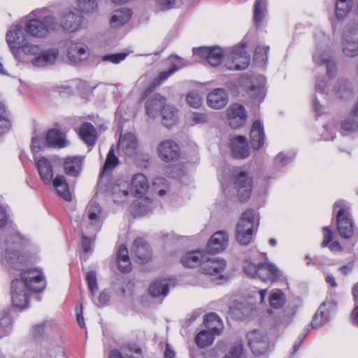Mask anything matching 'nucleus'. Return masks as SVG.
Returning <instances> with one entry per match:
<instances>
[{
    "label": "nucleus",
    "instance_id": "obj_11",
    "mask_svg": "<svg viewBox=\"0 0 358 358\" xmlns=\"http://www.w3.org/2000/svg\"><path fill=\"white\" fill-rule=\"evenodd\" d=\"M79 10L64 13L60 18V25L63 30L69 32L78 31L83 22V17Z\"/></svg>",
    "mask_w": 358,
    "mask_h": 358
},
{
    "label": "nucleus",
    "instance_id": "obj_1",
    "mask_svg": "<svg viewBox=\"0 0 358 358\" xmlns=\"http://www.w3.org/2000/svg\"><path fill=\"white\" fill-rule=\"evenodd\" d=\"M10 283L11 301L15 308L24 310L29 306L31 292H40L45 289V282L43 273L36 269H28L20 274Z\"/></svg>",
    "mask_w": 358,
    "mask_h": 358
},
{
    "label": "nucleus",
    "instance_id": "obj_17",
    "mask_svg": "<svg viewBox=\"0 0 358 358\" xmlns=\"http://www.w3.org/2000/svg\"><path fill=\"white\" fill-rule=\"evenodd\" d=\"M27 41L24 31L20 26H12L8 30L6 41L14 54Z\"/></svg>",
    "mask_w": 358,
    "mask_h": 358
},
{
    "label": "nucleus",
    "instance_id": "obj_18",
    "mask_svg": "<svg viewBox=\"0 0 358 358\" xmlns=\"http://www.w3.org/2000/svg\"><path fill=\"white\" fill-rule=\"evenodd\" d=\"M131 251L134 258L141 264H145L151 259L150 247L143 238H138L134 241Z\"/></svg>",
    "mask_w": 358,
    "mask_h": 358
},
{
    "label": "nucleus",
    "instance_id": "obj_61",
    "mask_svg": "<svg viewBox=\"0 0 358 358\" xmlns=\"http://www.w3.org/2000/svg\"><path fill=\"white\" fill-rule=\"evenodd\" d=\"M42 21L48 29V35L50 30H57L61 27L60 22H59L53 15H48L45 17Z\"/></svg>",
    "mask_w": 358,
    "mask_h": 358
},
{
    "label": "nucleus",
    "instance_id": "obj_37",
    "mask_svg": "<svg viewBox=\"0 0 358 358\" xmlns=\"http://www.w3.org/2000/svg\"><path fill=\"white\" fill-rule=\"evenodd\" d=\"M205 255L206 254L200 250L189 252L181 258L180 262L184 266L188 268H193L199 264L201 266Z\"/></svg>",
    "mask_w": 358,
    "mask_h": 358
},
{
    "label": "nucleus",
    "instance_id": "obj_21",
    "mask_svg": "<svg viewBox=\"0 0 358 358\" xmlns=\"http://www.w3.org/2000/svg\"><path fill=\"white\" fill-rule=\"evenodd\" d=\"M231 152L237 159H245L250 155V150L248 141L243 136H238L231 140Z\"/></svg>",
    "mask_w": 358,
    "mask_h": 358
},
{
    "label": "nucleus",
    "instance_id": "obj_26",
    "mask_svg": "<svg viewBox=\"0 0 358 358\" xmlns=\"http://www.w3.org/2000/svg\"><path fill=\"white\" fill-rule=\"evenodd\" d=\"M165 106V97L159 94L151 96L145 103L147 114L152 118L157 117Z\"/></svg>",
    "mask_w": 358,
    "mask_h": 358
},
{
    "label": "nucleus",
    "instance_id": "obj_50",
    "mask_svg": "<svg viewBox=\"0 0 358 358\" xmlns=\"http://www.w3.org/2000/svg\"><path fill=\"white\" fill-rule=\"evenodd\" d=\"M285 301V294L280 289H274L271 292L269 296V303L273 308H281L284 305Z\"/></svg>",
    "mask_w": 358,
    "mask_h": 358
},
{
    "label": "nucleus",
    "instance_id": "obj_56",
    "mask_svg": "<svg viewBox=\"0 0 358 358\" xmlns=\"http://www.w3.org/2000/svg\"><path fill=\"white\" fill-rule=\"evenodd\" d=\"M186 101L189 106L194 108H199L202 104V99L200 94L194 91L187 94Z\"/></svg>",
    "mask_w": 358,
    "mask_h": 358
},
{
    "label": "nucleus",
    "instance_id": "obj_49",
    "mask_svg": "<svg viewBox=\"0 0 358 358\" xmlns=\"http://www.w3.org/2000/svg\"><path fill=\"white\" fill-rule=\"evenodd\" d=\"M112 194L115 203H121L125 201L129 194L124 185H115L113 187Z\"/></svg>",
    "mask_w": 358,
    "mask_h": 358
},
{
    "label": "nucleus",
    "instance_id": "obj_52",
    "mask_svg": "<svg viewBox=\"0 0 358 358\" xmlns=\"http://www.w3.org/2000/svg\"><path fill=\"white\" fill-rule=\"evenodd\" d=\"M266 11L265 3H261L260 0H256L254 4V21L255 23V25L258 27L264 17V14Z\"/></svg>",
    "mask_w": 358,
    "mask_h": 358
},
{
    "label": "nucleus",
    "instance_id": "obj_35",
    "mask_svg": "<svg viewBox=\"0 0 358 358\" xmlns=\"http://www.w3.org/2000/svg\"><path fill=\"white\" fill-rule=\"evenodd\" d=\"M234 66H230L232 70H243L248 67L250 63V57L246 54L243 48L236 50L232 52Z\"/></svg>",
    "mask_w": 358,
    "mask_h": 358
},
{
    "label": "nucleus",
    "instance_id": "obj_44",
    "mask_svg": "<svg viewBox=\"0 0 358 358\" xmlns=\"http://www.w3.org/2000/svg\"><path fill=\"white\" fill-rule=\"evenodd\" d=\"M162 124L166 127H171L176 123L177 110L173 107L166 106L162 110Z\"/></svg>",
    "mask_w": 358,
    "mask_h": 358
},
{
    "label": "nucleus",
    "instance_id": "obj_14",
    "mask_svg": "<svg viewBox=\"0 0 358 358\" xmlns=\"http://www.w3.org/2000/svg\"><path fill=\"white\" fill-rule=\"evenodd\" d=\"M157 152L161 159L164 162H172L180 157V148L173 141L166 140L157 146Z\"/></svg>",
    "mask_w": 358,
    "mask_h": 358
},
{
    "label": "nucleus",
    "instance_id": "obj_54",
    "mask_svg": "<svg viewBox=\"0 0 358 358\" xmlns=\"http://www.w3.org/2000/svg\"><path fill=\"white\" fill-rule=\"evenodd\" d=\"M268 46L258 45L254 54L255 60L259 63L264 64L268 59Z\"/></svg>",
    "mask_w": 358,
    "mask_h": 358
},
{
    "label": "nucleus",
    "instance_id": "obj_25",
    "mask_svg": "<svg viewBox=\"0 0 358 358\" xmlns=\"http://www.w3.org/2000/svg\"><path fill=\"white\" fill-rule=\"evenodd\" d=\"M83 158L78 156L67 157L64 160V171L71 177H78L82 170Z\"/></svg>",
    "mask_w": 358,
    "mask_h": 358
},
{
    "label": "nucleus",
    "instance_id": "obj_31",
    "mask_svg": "<svg viewBox=\"0 0 358 358\" xmlns=\"http://www.w3.org/2000/svg\"><path fill=\"white\" fill-rule=\"evenodd\" d=\"M173 59H176V61L171 63L172 66L169 70L162 71L159 73V77L156 79L157 83H154V87L159 85L179 69L191 64L189 62L184 61L182 58H180L178 56H171L169 57V60H172Z\"/></svg>",
    "mask_w": 358,
    "mask_h": 358
},
{
    "label": "nucleus",
    "instance_id": "obj_12",
    "mask_svg": "<svg viewBox=\"0 0 358 358\" xmlns=\"http://www.w3.org/2000/svg\"><path fill=\"white\" fill-rule=\"evenodd\" d=\"M316 65H325L329 77H333L336 71V65L334 58L323 47H317L313 55Z\"/></svg>",
    "mask_w": 358,
    "mask_h": 358
},
{
    "label": "nucleus",
    "instance_id": "obj_10",
    "mask_svg": "<svg viewBox=\"0 0 358 358\" xmlns=\"http://www.w3.org/2000/svg\"><path fill=\"white\" fill-rule=\"evenodd\" d=\"M234 183L237 189L239 199L244 201L247 200L251 194L252 180L248 173L245 171H240L234 176Z\"/></svg>",
    "mask_w": 358,
    "mask_h": 358
},
{
    "label": "nucleus",
    "instance_id": "obj_59",
    "mask_svg": "<svg viewBox=\"0 0 358 358\" xmlns=\"http://www.w3.org/2000/svg\"><path fill=\"white\" fill-rule=\"evenodd\" d=\"M118 163V158L115 155L113 149H110L103 167V172H106L113 169Z\"/></svg>",
    "mask_w": 358,
    "mask_h": 358
},
{
    "label": "nucleus",
    "instance_id": "obj_47",
    "mask_svg": "<svg viewBox=\"0 0 358 358\" xmlns=\"http://www.w3.org/2000/svg\"><path fill=\"white\" fill-rule=\"evenodd\" d=\"M151 206L150 200L143 199L133 204L131 212L135 217L144 215L151 210Z\"/></svg>",
    "mask_w": 358,
    "mask_h": 358
},
{
    "label": "nucleus",
    "instance_id": "obj_2",
    "mask_svg": "<svg viewBox=\"0 0 358 358\" xmlns=\"http://www.w3.org/2000/svg\"><path fill=\"white\" fill-rule=\"evenodd\" d=\"M8 222V215L6 209L0 206V248L2 250L1 262L3 264L10 267L21 270L24 264L25 259L20 254V249L24 245L22 237L17 233H12L2 239L1 236L5 234L2 229Z\"/></svg>",
    "mask_w": 358,
    "mask_h": 358
},
{
    "label": "nucleus",
    "instance_id": "obj_42",
    "mask_svg": "<svg viewBox=\"0 0 358 358\" xmlns=\"http://www.w3.org/2000/svg\"><path fill=\"white\" fill-rule=\"evenodd\" d=\"M326 303H323L315 313L311 325L313 329H319L329 321V313L326 311Z\"/></svg>",
    "mask_w": 358,
    "mask_h": 358
},
{
    "label": "nucleus",
    "instance_id": "obj_55",
    "mask_svg": "<svg viewBox=\"0 0 358 358\" xmlns=\"http://www.w3.org/2000/svg\"><path fill=\"white\" fill-rule=\"evenodd\" d=\"M189 120L194 124H205L209 121V115L206 113L192 112L189 114Z\"/></svg>",
    "mask_w": 358,
    "mask_h": 358
},
{
    "label": "nucleus",
    "instance_id": "obj_62",
    "mask_svg": "<svg viewBox=\"0 0 358 358\" xmlns=\"http://www.w3.org/2000/svg\"><path fill=\"white\" fill-rule=\"evenodd\" d=\"M243 271L245 274L252 278L257 276L258 265H255L250 261H245L243 265Z\"/></svg>",
    "mask_w": 358,
    "mask_h": 358
},
{
    "label": "nucleus",
    "instance_id": "obj_33",
    "mask_svg": "<svg viewBox=\"0 0 358 358\" xmlns=\"http://www.w3.org/2000/svg\"><path fill=\"white\" fill-rule=\"evenodd\" d=\"M132 15V11L127 8H122L115 10L110 20L112 27L117 28L129 22Z\"/></svg>",
    "mask_w": 358,
    "mask_h": 358
},
{
    "label": "nucleus",
    "instance_id": "obj_32",
    "mask_svg": "<svg viewBox=\"0 0 358 358\" xmlns=\"http://www.w3.org/2000/svg\"><path fill=\"white\" fill-rule=\"evenodd\" d=\"M148 187V181L143 174L137 173L132 177L130 190L134 196L144 194Z\"/></svg>",
    "mask_w": 358,
    "mask_h": 358
},
{
    "label": "nucleus",
    "instance_id": "obj_27",
    "mask_svg": "<svg viewBox=\"0 0 358 358\" xmlns=\"http://www.w3.org/2000/svg\"><path fill=\"white\" fill-rule=\"evenodd\" d=\"M257 271V277L263 281H275L278 279L280 273L278 268L274 264L268 262L259 263Z\"/></svg>",
    "mask_w": 358,
    "mask_h": 358
},
{
    "label": "nucleus",
    "instance_id": "obj_13",
    "mask_svg": "<svg viewBox=\"0 0 358 358\" xmlns=\"http://www.w3.org/2000/svg\"><path fill=\"white\" fill-rule=\"evenodd\" d=\"M247 114L243 106L234 103L227 108V121L233 129L243 127L246 122Z\"/></svg>",
    "mask_w": 358,
    "mask_h": 358
},
{
    "label": "nucleus",
    "instance_id": "obj_5",
    "mask_svg": "<svg viewBox=\"0 0 358 358\" xmlns=\"http://www.w3.org/2000/svg\"><path fill=\"white\" fill-rule=\"evenodd\" d=\"M87 233L96 234L101 228L103 215L100 205L96 201H90L85 210Z\"/></svg>",
    "mask_w": 358,
    "mask_h": 358
},
{
    "label": "nucleus",
    "instance_id": "obj_64",
    "mask_svg": "<svg viewBox=\"0 0 358 358\" xmlns=\"http://www.w3.org/2000/svg\"><path fill=\"white\" fill-rule=\"evenodd\" d=\"M45 147V143L42 138L33 137L31 141V149L33 152H38Z\"/></svg>",
    "mask_w": 358,
    "mask_h": 358
},
{
    "label": "nucleus",
    "instance_id": "obj_63",
    "mask_svg": "<svg viewBox=\"0 0 358 358\" xmlns=\"http://www.w3.org/2000/svg\"><path fill=\"white\" fill-rule=\"evenodd\" d=\"M243 343L238 342L231 348L229 352L225 355L224 358H239L243 352Z\"/></svg>",
    "mask_w": 358,
    "mask_h": 358
},
{
    "label": "nucleus",
    "instance_id": "obj_38",
    "mask_svg": "<svg viewBox=\"0 0 358 358\" xmlns=\"http://www.w3.org/2000/svg\"><path fill=\"white\" fill-rule=\"evenodd\" d=\"M79 134L81 138L88 145H94L96 140V129L89 122H84L80 127Z\"/></svg>",
    "mask_w": 358,
    "mask_h": 358
},
{
    "label": "nucleus",
    "instance_id": "obj_51",
    "mask_svg": "<svg viewBox=\"0 0 358 358\" xmlns=\"http://www.w3.org/2000/svg\"><path fill=\"white\" fill-rule=\"evenodd\" d=\"M333 92L340 98L348 97L352 94L350 85L345 80H339Z\"/></svg>",
    "mask_w": 358,
    "mask_h": 358
},
{
    "label": "nucleus",
    "instance_id": "obj_43",
    "mask_svg": "<svg viewBox=\"0 0 358 358\" xmlns=\"http://www.w3.org/2000/svg\"><path fill=\"white\" fill-rule=\"evenodd\" d=\"M216 335L213 332L206 329L200 331L196 336L195 342L199 348H204L211 345L214 341Z\"/></svg>",
    "mask_w": 358,
    "mask_h": 358
},
{
    "label": "nucleus",
    "instance_id": "obj_58",
    "mask_svg": "<svg viewBox=\"0 0 358 358\" xmlns=\"http://www.w3.org/2000/svg\"><path fill=\"white\" fill-rule=\"evenodd\" d=\"M27 55L38 56L41 52V48L38 45L29 43L27 41L20 48Z\"/></svg>",
    "mask_w": 358,
    "mask_h": 358
},
{
    "label": "nucleus",
    "instance_id": "obj_36",
    "mask_svg": "<svg viewBox=\"0 0 358 358\" xmlns=\"http://www.w3.org/2000/svg\"><path fill=\"white\" fill-rule=\"evenodd\" d=\"M203 324L207 330L213 332L215 335H220L223 330V324L219 316L211 313L205 316Z\"/></svg>",
    "mask_w": 358,
    "mask_h": 358
},
{
    "label": "nucleus",
    "instance_id": "obj_39",
    "mask_svg": "<svg viewBox=\"0 0 358 358\" xmlns=\"http://www.w3.org/2000/svg\"><path fill=\"white\" fill-rule=\"evenodd\" d=\"M54 187L55 188L57 194L65 201H69L71 200V196L69 191V185L64 176L58 175L52 181Z\"/></svg>",
    "mask_w": 358,
    "mask_h": 358
},
{
    "label": "nucleus",
    "instance_id": "obj_4",
    "mask_svg": "<svg viewBox=\"0 0 358 358\" xmlns=\"http://www.w3.org/2000/svg\"><path fill=\"white\" fill-rule=\"evenodd\" d=\"M334 208H339L336 216L339 234L343 238H350L354 232L350 206L346 201L338 200L334 203Z\"/></svg>",
    "mask_w": 358,
    "mask_h": 358
},
{
    "label": "nucleus",
    "instance_id": "obj_16",
    "mask_svg": "<svg viewBox=\"0 0 358 358\" xmlns=\"http://www.w3.org/2000/svg\"><path fill=\"white\" fill-rule=\"evenodd\" d=\"M117 147L120 153L127 157L134 156L137 153L138 139L132 133L121 134Z\"/></svg>",
    "mask_w": 358,
    "mask_h": 358
},
{
    "label": "nucleus",
    "instance_id": "obj_29",
    "mask_svg": "<svg viewBox=\"0 0 358 358\" xmlns=\"http://www.w3.org/2000/svg\"><path fill=\"white\" fill-rule=\"evenodd\" d=\"M264 126L259 120L253 122L250 130V142L255 150H259L264 143Z\"/></svg>",
    "mask_w": 358,
    "mask_h": 358
},
{
    "label": "nucleus",
    "instance_id": "obj_15",
    "mask_svg": "<svg viewBox=\"0 0 358 358\" xmlns=\"http://www.w3.org/2000/svg\"><path fill=\"white\" fill-rule=\"evenodd\" d=\"M194 54L205 59L212 66H218L223 58V52L220 47H201L193 50Z\"/></svg>",
    "mask_w": 358,
    "mask_h": 358
},
{
    "label": "nucleus",
    "instance_id": "obj_53",
    "mask_svg": "<svg viewBox=\"0 0 358 358\" xmlns=\"http://www.w3.org/2000/svg\"><path fill=\"white\" fill-rule=\"evenodd\" d=\"M86 280L87 282L88 288L91 292L92 296H94L96 292L98 291V285L96 280V273L94 271H90L87 273Z\"/></svg>",
    "mask_w": 358,
    "mask_h": 358
},
{
    "label": "nucleus",
    "instance_id": "obj_57",
    "mask_svg": "<svg viewBox=\"0 0 358 358\" xmlns=\"http://www.w3.org/2000/svg\"><path fill=\"white\" fill-rule=\"evenodd\" d=\"M343 130L355 131L358 129V118L352 113L350 117L345 120L341 124Z\"/></svg>",
    "mask_w": 358,
    "mask_h": 358
},
{
    "label": "nucleus",
    "instance_id": "obj_6",
    "mask_svg": "<svg viewBox=\"0 0 358 358\" xmlns=\"http://www.w3.org/2000/svg\"><path fill=\"white\" fill-rule=\"evenodd\" d=\"M265 80L262 76H252L245 79L243 85L254 103H261L265 97Z\"/></svg>",
    "mask_w": 358,
    "mask_h": 358
},
{
    "label": "nucleus",
    "instance_id": "obj_28",
    "mask_svg": "<svg viewBox=\"0 0 358 358\" xmlns=\"http://www.w3.org/2000/svg\"><path fill=\"white\" fill-rule=\"evenodd\" d=\"M46 143L49 147L54 148H63L69 145L66 135L57 129H51L48 131Z\"/></svg>",
    "mask_w": 358,
    "mask_h": 358
},
{
    "label": "nucleus",
    "instance_id": "obj_45",
    "mask_svg": "<svg viewBox=\"0 0 358 358\" xmlns=\"http://www.w3.org/2000/svg\"><path fill=\"white\" fill-rule=\"evenodd\" d=\"M41 355L44 358H61L64 356V351L59 346L45 343L41 350Z\"/></svg>",
    "mask_w": 358,
    "mask_h": 358
},
{
    "label": "nucleus",
    "instance_id": "obj_60",
    "mask_svg": "<svg viewBox=\"0 0 358 358\" xmlns=\"http://www.w3.org/2000/svg\"><path fill=\"white\" fill-rule=\"evenodd\" d=\"M127 55L128 53L127 52L105 55L102 57V61L113 64H118L124 60Z\"/></svg>",
    "mask_w": 358,
    "mask_h": 358
},
{
    "label": "nucleus",
    "instance_id": "obj_22",
    "mask_svg": "<svg viewBox=\"0 0 358 358\" xmlns=\"http://www.w3.org/2000/svg\"><path fill=\"white\" fill-rule=\"evenodd\" d=\"M122 353L117 350H112L108 358H143L142 350L134 343H127L121 347Z\"/></svg>",
    "mask_w": 358,
    "mask_h": 358
},
{
    "label": "nucleus",
    "instance_id": "obj_30",
    "mask_svg": "<svg viewBox=\"0 0 358 358\" xmlns=\"http://www.w3.org/2000/svg\"><path fill=\"white\" fill-rule=\"evenodd\" d=\"M37 169L41 180L46 185H50L53 180V168L50 160L43 157L37 162Z\"/></svg>",
    "mask_w": 358,
    "mask_h": 358
},
{
    "label": "nucleus",
    "instance_id": "obj_19",
    "mask_svg": "<svg viewBox=\"0 0 358 358\" xmlns=\"http://www.w3.org/2000/svg\"><path fill=\"white\" fill-rule=\"evenodd\" d=\"M229 243V235L225 231L215 232L208 241L207 250L211 253H218L225 250Z\"/></svg>",
    "mask_w": 358,
    "mask_h": 358
},
{
    "label": "nucleus",
    "instance_id": "obj_7",
    "mask_svg": "<svg viewBox=\"0 0 358 358\" xmlns=\"http://www.w3.org/2000/svg\"><path fill=\"white\" fill-rule=\"evenodd\" d=\"M342 50L347 57L358 55V24H348L344 32Z\"/></svg>",
    "mask_w": 358,
    "mask_h": 358
},
{
    "label": "nucleus",
    "instance_id": "obj_20",
    "mask_svg": "<svg viewBox=\"0 0 358 358\" xmlns=\"http://www.w3.org/2000/svg\"><path fill=\"white\" fill-rule=\"evenodd\" d=\"M88 55V48L85 44L72 42L68 46L67 57L73 64L85 60Z\"/></svg>",
    "mask_w": 358,
    "mask_h": 358
},
{
    "label": "nucleus",
    "instance_id": "obj_23",
    "mask_svg": "<svg viewBox=\"0 0 358 358\" xmlns=\"http://www.w3.org/2000/svg\"><path fill=\"white\" fill-rule=\"evenodd\" d=\"M59 57V50L57 48H50L41 51L40 54L32 60V64L36 67H45L55 63Z\"/></svg>",
    "mask_w": 358,
    "mask_h": 358
},
{
    "label": "nucleus",
    "instance_id": "obj_3",
    "mask_svg": "<svg viewBox=\"0 0 358 358\" xmlns=\"http://www.w3.org/2000/svg\"><path fill=\"white\" fill-rule=\"evenodd\" d=\"M255 220V212L248 209L242 215L236 224V238L242 245H248L252 239Z\"/></svg>",
    "mask_w": 358,
    "mask_h": 358
},
{
    "label": "nucleus",
    "instance_id": "obj_41",
    "mask_svg": "<svg viewBox=\"0 0 358 358\" xmlns=\"http://www.w3.org/2000/svg\"><path fill=\"white\" fill-rule=\"evenodd\" d=\"M150 293L153 297H164L169 292V283L165 279L156 280L150 286Z\"/></svg>",
    "mask_w": 358,
    "mask_h": 358
},
{
    "label": "nucleus",
    "instance_id": "obj_48",
    "mask_svg": "<svg viewBox=\"0 0 358 358\" xmlns=\"http://www.w3.org/2000/svg\"><path fill=\"white\" fill-rule=\"evenodd\" d=\"M100 0H77L78 10L83 13H93L96 11Z\"/></svg>",
    "mask_w": 358,
    "mask_h": 358
},
{
    "label": "nucleus",
    "instance_id": "obj_8",
    "mask_svg": "<svg viewBox=\"0 0 358 358\" xmlns=\"http://www.w3.org/2000/svg\"><path fill=\"white\" fill-rule=\"evenodd\" d=\"M226 266L224 259L206 254L201 264V271L206 275H218L220 280H226V278L222 274Z\"/></svg>",
    "mask_w": 358,
    "mask_h": 358
},
{
    "label": "nucleus",
    "instance_id": "obj_40",
    "mask_svg": "<svg viewBox=\"0 0 358 358\" xmlns=\"http://www.w3.org/2000/svg\"><path fill=\"white\" fill-rule=\"evenodd\" d=\"M117 264L119 269L123 273H128L131 270V260L125 245L120 246L117 254Z\"/></svg>",
    "mask_w": 358,
    "mask_h": 358
},
{
    "label": "nucleus",
    "instance_id": "obj_9",
    "mask_svg": "<svg viewBox=\"0 0 358 358\" xmlns=\"http://www.w3.org/2000/svg\"><path fill=\"white\" fill-rule=\"evenodd\" d=\"M248 344L255 355H263L268 349L269 342L266 334L257 330L247 334Z\"/></svg>",
    "mask_w": 358,
    "mask_h": 358
},
{
    "label": "nucleus",
    "instance_id": "obj_34",
    "mask_svg": "<svg viewBox=\"0 0 358 358\" xmlns=\"http://www.w3.org/2000/svg\"><path fill=\"white\" fill-rule=\"evenodd\" d=\"M27 33L36 38H44L48 36V29L40 20H30L25 27Z\"/></svg>",
    "mask_w": 358,
    "mask_h": 358
},
{
    "label": "nucleus",
    "instance_id": "obj_24",
    "mask_svg": "<svg viewBox=\"0 0 358 358\" xmlns=\"http://www.w3.org/2000/svg\"><path fill=\"white\" fill-rule=\"evenodd\" d=\"M229 97L227 92L222 88L211 91L207 97L208 106L214 109H221L228 103Z\"/></svg>",
    "mask_w": 358,
    "mask_h": 358
},
{
    "label": "nucleus",
    "instance_id": "obj_46",
    "mask_svg": "<svg viewBox=\"0 0 358 358\" xmlns=\"http://www.w3.org/2000/svg\"><path fill=\"white\" fill-rule=\"evenodd\" d=\"M352 0H338L336 5V15L339 20H343L351 10Z\"/></svg>",
    "mask_w": 358,
    "mask_h": 358
}]
</instances>
